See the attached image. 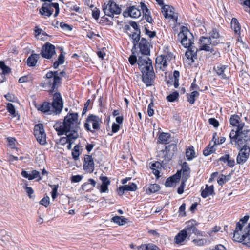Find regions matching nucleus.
<instances>
[{"mask_svg": "<svg viewBox=\"0 0 250 250\" xmlns=\"http://www.w3.org/2000/svg\"><path fill=\"white\" fill-rule=\"evenodd\" d=\"M78 114L69 112L64 117L63 122L57 121L53 127L58 132V135H62L64 133H78L80 122L78 120Z\"/></svg>", "mask_w": 250, "mask_h": 250, "instance_id": "f257e3e1", "label": "nucleus"}, {"mask_svg": "<svg viewBox=\"0 0 250 250\" xmlns=\"http://www.w3.org/2000/svg\"><path fill=\"white\" fill-rule=\"evenodd\" d=\"M38 110L48 115L60 114L63 107V102L62 96L59 92H55L53 94L51 103L44 102L42 104L36 106Z\"/></svg>", "mask_w": 250, "mask_h": 250, "instance_id": "f03ea898", "label": "nucleus"}, {"mask_svg": "<svg viewBox=\"0 0 250 250\" xmlns=\"http://www.w3.org/2000/svg\"><path fill=\"white\" fill-rule=\"evenodd\" d=\"M231 143H234L236 146L241 148L244 145H248L250 141V129L247 126H244L241 129H232L229 133Z\"/></svg>", "mask_w": 250, "mask_h": 250, "instance_id": "7ed1b4c3", "label": "nucleus"}, {"mask_svg": "<svg viewBox=\"0 0 250 250\" xmlns=\"http://www.w3.org/2000/svg\"><path fill=\"white\" fill-rule=\"evenodd\" d=\"M233 237L234 241L242 243L244 245L250 247V222L244 229L242 225L240 222H237Z\"/></svg>", "mask_w": 250, "mask_h": 250, "instance_id": "20e7f679", "label": "nucleus"}, {"mask_svg": "<svg viewBox=\"0 0 250 250\" xmlns=\"http://www.w3.org/2000/svg\"><path fill=\"white\" fill-rule=\"evenodd\" d=\"M177 145L175 144H171L165 147L164 150L159 151L157 155V159L164 167H166L174 156L177 151Z\"/></svg>", "mask_w": 250, "mask_h": 250, "instance_id": "39448f33", "label": "nucleus"}, {"mask_svg": "<svg viewBox=\"0 0 250 250\" xmlns=\"http://www.w3.org/2000/svg\"><path fill=\"white\" fill-rule=\"evenodd\" d=\"M52 71L48 72L45 75V82L40 83V86L43 88H48V92L50 94H53V92L57 90L58 85L61 83V79L60 77H53Z\"/></svg>", "mask_w": 250, "mask_h": 250, "instance_id": "423d86ee", "label": "nucleus"}, {"mask_svg": "<svg viewBox=\"0 0 250 250\" xmlns=\"http://www.w3.org/2000/svg\"><path fill=\"white\" fill-rule=\"evenodd\" d=\"M178 39L185 48L193 44L194 37L188 28L184 26L181 27L180 31L178 34Z\"/></svg>", "mask_w": 250, "mask_h": 250, "instance_id": "0eeeda50", "label": "nucleus"}, {"mask_svg": "<svg viewBox=\"0 0 250 250\" xmlns=\"http://www.w3.org/2000/svg\"><path fill=\"white\" fill-rule=\"evenodd\" d=\"M142 81L146 84V86H149L153 84L155 77V75L153 70V68L151 64L143 67L142 69Z\"/></svg>", "mask_w": 250, "mask_h": 250, "instance_id": "6e6552de", "label": "nucleus"}, {"mask_svg": "<svg viewBox=\"0 0 250 250\" xmlns=\"http://www.w3.org/2000/svg\"><path fill=\"white\" fill-rule=\"evenodd\" d=\"M54 8L55 12L54 17H57L60 12L59 4L58 3H44L40 9V13L43 16L49 17L53 13Z\"/></svg>", "mask_w": 250, "mask_h": 250, "instance_id": "1a4fd4ad", "label": "nucleus"}, {"mask_svg": "<svg viewBox=\"0 0 250 250\" xmlns=\"http://www.w3.org/2000/svg\"><path fill=\"white\" fill-rule=\"evenodd\" d=\"M102 9L105 15L113 17L114 15H119L121 13V8L113 0H110L107 3H104Z\"/></svg>", "mask_w": 250, "mask_h": 250, "instance_id": "9d476101", "label": "nucleus"}, {"mask_svg": "<svg viewBox=\"0 0 250 250\" xmlns=\"http://www.w3.org/2000/svg\"><path fill=\"white\" fill-rule=\"evenodd\" d=\"M34 134L38 142L41 145L46 143V134L42 124H38L34 126Z\"/></svg>", "mask_w": 250, "mask_h": 250, "instance_id": "9b49d317", "label": "nucleus"}, {"mask_svg": "<svg viewBox=\"0 0 250 250\" xmlns=\"http://www.w3.org/2000/svg\"><path fill=\"white\" fill-rule=\"evenodd\" d=\"M40 54L43 58L50 59L56 54L55 47L50 42H47L42 46Z\"/></svg>", "mask_w": 250, "mask_h": 250, "instance_id": "f8f14e48", "label": "nucleus"}, {"mask_svg": "<svg viewBox=\"0 0 250 250\" xmlns=\"http://www.w3.org/2000/svg\"><path fill=\"white\" fill-rule=\"evenodd\" d=\"M236 158V162L238 164H243L248 159L250 153V147L247 145L242 146Z\"/></svg>", "mask_w": 250, "mask_h": 250, "instance_id": "ddd939ff", "label": "nucleus"}, {"mask_svg": "<svg viewBox=\"0 0 250 250\" xmlns=\"http://www.w3.org/2000/svg\"><path fill=\"white\" fill-rule=\"evenodd\" d=\"M162 12L166 18H170L175 22H177L178 15L175 12V9L173 7L165 5L162 6Z\"/></svg>", "mask_w": 250, "mask_h": 250, "instance_id": "4468645a", "label": "nucleus"}, {"mask_svg": "<svg viewBox=\"0 0 250 250\" xmlns=\"http://www.w3.org/2000/svg\"><path fill=\"white\" fill-rule=\"evenodd\" d=\"M197 223L195 220L191 219L186 223V226L183 230H185L188 236V240H189V237L192 234H198V230L196 226Z\"/></svg>", "mask_w": 250, "mask_h": 250, "instance_id": "2eb2a0df", "label": "nucleus"}, {"mask_svg": "<svg viewBox=\"0 0 250 250\" xmlns=\"http://www.w3.org/2000/svg\"><path fill=\"white\" fill-rule=\"evenodd\" d=\"M140 52L144 55L149 56L150 54V44L148 41L144 38H142L138 43Z\"/></svg>", "mask_w": 250, "mask_h": 250, "instance_id": "dca6fc26", "label": "nucleus"}, {"mask_svg": "<svg viewBox=\"0 0 250 250\" xmlns=\"http://www.w3.org/2000/svg\"><path fill=\"white\" fill-rule=\"evenodd\" d=\"M93 158L91 155H85L83 164V169L87 173H91L94 170Z\"/></svg>", "mask_w": 250, "mask_h": 250, "instance_id": "f3484780", "label": "nucleus"}, {"mask_svg": "<svg viewBox=\"0 0 250 250\" xmlns=\"http://www.w3.org/2000/svg\"><path fill=\"white\" fill-rule=\"evenodd\" d=\"M141 14V10L134 6L127 8L123 13V15L125 18L130 17L133 18H137L139 17Z\"/></svg>", "mask_w": 250, "mask_h": 250, "instance_id": "a211bd4d", "label": "nucleus"}, {"mask_svg": "<svg viewBox=\"0 0 250 250\" xmlns=\"http://www.w3.org/2000/svg\"><path fill=\"white\" fill-rule=\"evenodd\" d=\"M229 122L231 125L237 127L236 130L241 129L245 126L244 123L241 122L240 116L237 114L231 116Z\"/></svg>", "mask_w": 250, "mask_h": 250, "instance_id": "6ab92c4d", "label": "nucleus"}, {"mask_svg": "<svg viewBox=\"0 0 250 250\" xmlns=\"http://www.w3.org/2000/svg\"><path fill=\"white\" fill-rule=\"evenodd\" d=\"M227 67V65L219 64L213 67V70L215 72L217 75L221 79H227V77L225 73V70Z\"/></svg>", "mask_w": 250, "mask_h": 250, "instance_id": "aec40b11", "label": "nucleus"}, {"mask_svg": "<svg viewBox=\"0 0 250 250\" xmlns=\"http://www.w3.org/2000/svg\"><path fill=\"white\" fill-rule=\"evenodd\" d=\"M181 178V171H177L176 174L168 178L165 182L166 187H173L176 183L179 181Z\"/></svg>", "mask_w": 250, "mask_h": 250, "instance_id": "412c9836", "label": "nucleus"}, {"mask_svg": "<svg viewBox=\"0 0 250 250\" xmlns=\"http://www.w3.org/2000/svg\"><path fill=\"white\" fill-rule=\"evenodd\" d=\"M187 48L188 49L186 52L185 55L188 59H190L193 62H194V59H197L198 49L193 44H191V46Z\"/></svg>", "mask_w": 250, "mask_h": 250, "instance_id": "4be33fe9", "label": "nucleus"}, {"mask_svg": "<svg viewBox=\"0 0 250 250\" xmlns=\"http://www.w3.org/2000/svg\"><path fill=\"white\" fill-rule=\"evenodd\" d=\"M181 175H182V179L187 181L190 176V169L189 165L186 162H184L181 165Z\"/></svg>", "mask_w": 250, "mask_h": 250, "instance_id": "5701e85b", "label": "nucleus"}, {"mask_svg": "<svg viewBox=\"0 0 250 250\" xmlns=\"http://www.w3.org/2000/svg\"><path fill=\"white\" fill-rule=\"evenodd\" d=\"M66 135V137H61L59 140V142L61 145H64L66 143H68L71 140L77 139L79 137L78 133H64Z\"/></svg>", "mask_w": 250, "mask_h": 250, "instance_id": "b1692460", "label": "nucleus"}, {"mask_svg": "<svg viewBox=\"0 0 250 250\" xmlns=\"http://www.w3.org/2000/svg\"><path fill=\"white\" fill-rule=\"evenodd\" d=\"M141 31L137 30L135 32H133L132 34H129V36L132 40V43L133 44V46L132 49V54H134L133 50H135L136 48V46L138 45L139 42L141 40Z\"/></svg>", "mask_w": 250, "mask_h": 250, "instance_id": "393cba45", "label": "nucleus"}, {"mask_svg": "<svg viewBox=\"0 0 250 250\" xmlns=\"http://www.w3.org/2000/svg\"><path fill=\"white\" fill-rule=\"evenodd\" d=\"M201 195L203 198H206L208 196L215 194L214 186L213 185L208 186V185H206L205 188L204 189H201Z\"/></svg>", "mask_w": 250, "mask_h": 250, "instance_id": "a878e982", "label": "nucleus"}, {"mask_svg": "<svg viewBox=\"0 0 250 250\" xmlns=\"http://www.w3.org/2000/svg\"><path fill=\"white\" fill-rule=\"evenodd\" d=\"M219 161L224 163H227V166L230 167H233L235 165L234 159L231 158L229 154L223 155L219 159Z\"/></svg>", "mask_w": 250, "mask_h": 250, "instance_id": "bb28decb", "label": "nucleus"}, {"mask_svg": "<svg viewBox=\"0 0 250 250\" xmlns=\"http://www.w3.org/2000/svg\"><path fill=\"white\" fill-rule=\"evenodd\" d=\"M100 179L102 184L100 186V192L104 193L108 191V185L110 184V181L106 176L100 177Z\"/></svg>", "mask_w": 250, "mask_h": 250, "instance_id": "cd10ccee", "label": "nucleus"}, {"mask_svg": "<svg viewBox=\"0 0 250 250\" xmlns=\"http://www.w3.org/2000/svg\"><path fill=\"white\" fill-rule=\"evenodd\" d=\"M186 233L185 230H181L175 237V243L177 244H181L183 243L188 237Z\"/></svg>", "mask_w": 250, "mask_h": 250, "instance_id": "c85d7f7f", "label": "nucleus"}, {"mask_svg": "<svg viewBox=\"0 0 250 250\" xmlns=\"http://www.w3.org/2000/svg\"><path fill=\"white\" fill-rule=\"evenodd\" d=\"M180 77V72L177 70H175L173 72L172 76H169V78L171 82L168 81V84H171V82H173V85L175 88H177L179 86V79Z\"/></svg>", "mask_w": 250, "mask_h": 250, "instance_id": "c756f323", "label": "nucleus"}, {"mask_svg": "<svg viewBox=\"0 0 250 250\" xmlns=\"http://www.w3.org/2000/svg\"><path fill=\"white\" fill-rule=\"evenodd\" d=\"M231 27L232 30L234 31L235 33L237 35H240L241 34V27L240 25L235 18H232L231 21Z\"/></svg>", "mask_w": 250, "mask_h": 250, "instance_id": "7c9ffc66", "label": "nucleus"}, {"mask_svg": "<svg viewBox=\"0 0 250 250\" xmlns=\"http://www.w3.org/2000/svg\"><path fill=\"white\" fill-rule=\"evenodd\" d=\"M39 55L37 54H32L27 59V65L29 67H33L36 65Z\"/></svg>", "mask_w": 250, "mask_h": 250, "instance_id": "2f4dec72", "label": "nucleus"}, {"mask_svg": "<svg viewBox=\"0 0 250 250\" xmlns=\"http://www.w3.org/2000/svg\"><path fill=\"white\" fill-rule=\"evenodd\" d=\"M137 63L139 65V69L142 70L143 67L148 65L149 63L152 64V61L147 57H146V59H144L142 57H139Z\"/></svg>", "mask_w": 250, "mask_h": 250, "instance_id": "473e14b6", "label": "nucleus"}, {"mask_svg": "<svg viewBox=\"0 0 250 250\" xmlns=\"http://www.w3.org/2000/svg\"><path fill=\"white\" fill-rule=\"evenodd\" d=\"M60 50L61 51V54L59 55L57 60L53 63V67L55 69L57 68L60 65L63 64L64 62V55L63 54V49L61 48Z\"/></svg>", "mask_w": 250, "mask_h": 250, "instance_id": "72a5a7b5", "label": "nucleus"}, {"mask_svg": "<svg viewBox=\"0 0 250 250\" xmlns=\"http://www.w3.org/2000/svg\"><path fill=\"white\" fill-rule=\"evenodd\" d=\"M170 138V134L162 132L159 136L158 142L161 144H166L168 143Z\"/></svg>", "mask_w": 250, "mask_h": 250, "instance_id": "f704fd0d", "label": "nucleus"}, {"mask_svg": "<svg viewBox=\"0 0 250 250\" xmlns=\"http://www.w3.org/2000/svg\"><path fill=\"white\" fill-rule=\"evenodd\" d=\"M111 220L120 226L124 225L127 222V219L123 216H115L112 218Z\"/></svg>", "mask_w": 250, "mask_h": 250, "instance_id": "c9c22d12", "label": "nucleus"}, {"mask_svg": "<svg viewBox=\"0 0 250 250\" xmlns=\"http://www.w3.org/2000/svg\"><path fill=\"white\" fill-rule=\"evenodd\" d=\"M188 96V101L191 104H194L196 99L199 97V93L197 91L192 92L190 94H187Z\"/></svg>", "mask_w": 250, "mask_h": 250, "instance_id": "e433bc0d", "label": "nucleus"}, {"mask_svg": "<svg viewBox=\"0 0 250 250\" xmlns=\"http://www.w3.org/2000/svg\"><path fill=\"white\" fill-rule=\"evenodd\" d=\"M160 189V186L157 184H150L146 188V192L148 194L154 193Z\"/></svg>", "mask_w": 250, "mask_h": 250, "instance_id": "4c0bfd02", "label": "nucleus"}, {"mask_svg": "<svg viewBox=\"0 0 250 250\" xmlns=\"http://www.w3.org/2000/svg\"><path fill=\"white\" fill-rule=\"evenodd\" d=\"M186 155L188 160H191L195 157V151L192 146H189L186 149Z\"/></svg>", "mask_w": 250, "mask_h": 250, "instance_id": "58836bf2", "label": "nucleus"}, {"mask_svg": "<svg viewBox=\"0 0 250 250\" xmlns=\"http://www.w3.org/2000/svg\"><path fill=\"white\" fill-rule=\"evenodd\" d=\"M10 68L5 65L4 62L0 61V74L6 75L10 73Z\"/></svg>", "mask_w": 250, "mask_h": 250, "instance_id": "ea45409f", "label": "nucleus"}, {"mask_svg": "<svg viewBox=\"0 0 250 250\" xmlns=\"http://www.w3.org/2000/svg\"><path fill=\"white\" fill-rule=\"evenodd\" d=\"M231 178V174L227 175L222 174L217 181L218 184L220 186H222L223 184L229 181Z\"/></svg>", "mask_w": 250, "mask_h": 250, "instance_id": "a19ab883", "label": "nucleus"}, {"mask_svg": "<svg viewBox=\"0 0 250 250\" xmlns=\"http://www.w3.org/2000/svg\"><path fill=\"white\" fill-rule=\"evenodd\" d=\"M7 110L12 117H15L18 115L19 117L18 114L16 112L14 106L12 104L8 103L7 104Z\"/></svg>", "mask_w": 250, "mask_h": 250, "instance_id": "79ce46f5", "label": "nucleus"}, {"mask_svg": "<svg viewBox=\"0 0 250 250\" xmlns=\"http://www.w3.org/2000/svg\"><path fill=\"white\" fill-rule=\"evenodd\" d=\"M79 149L80 146L77 145L74 146L73 149L72 151V156L75 160H77L79 159L80 156Z\"/></svg>", "mask_w": 250, "mask_h": 250, "instance_id": "37998d69", "label": "nucleus"}, {"mask_svg": "<svg viewBox=\"0 0 250 250\" xmlns=\"http://www.w3.org/2000/svg\"><path fill=\"white\" fill-rule=\"evenodd\" d=\"M211 143H210L208 146L203 150V154L205 156H208L215 150L214 149V146H211Z\"/></svg>", "mask_w": 250, "mask_h": 250, "instance_id": "c03bdc74", "label": "nucleus"}, {"mask_svg": "<svg viewBox=\"0 0 250 250\" xmlns=\"http://www.w3.org/2000/svg\"><path fill=\"white\" fill-rule=\"evenodd\" d=\"M179 97V93L177 91H174L167 96V100L170 102H174Z\"/></svg>", "mask_w": 250, "mask_h": 250, "instance_id": "a18cd8bd", "label": "nucleus"}, {"mask_svg": "<svg viewBox=\"0 0 250 250\" xmlns=\"http://www.w3.org/2000/svg\"><path fill=\"white\" fill-rule=\"evenodd\" d=\"M90 7L92 9V17L96 20H98L99 18L100 11L99 9L96 7H94L93 5H91Z\"/></svg>", "mask_w": 250, "mask_h": 250, "instance_id": "49530a36", "label": "nucleus"}, {"mask_svg": "<svg viewBox=\"0 0 250 250\" xmlns=\"http://www.w3.org/2000/svg\"><path fill=\"white\" fill-rule=\"evenodd\" d=\"M126 191H135L136 190L137 187L134 183H129L128 185L124 186Z\"/></svg>", "mask_w": 250, "mask_h": 250, "instance_id": "de8ad7c7", "label": "nucleus"}, {"mask_svg": "<svg viewBox=\"0 0 250 250\" xmlns=\"http://www.w3.org/2000/svg\"><path fill=\"white\" fill-rule=\"evenodd\" d=\"M166 57L165 56H160L156 58V62L157 63H159L164 67H166L167 65Z\"/></svg>", "mask_w": 250, "mask_h": 250, "instance_id": "09e8293b", "label": "nucleus"}, {"mask_svg": "<svg viewBox=\"0 0 250 250\" xmlns=\"http://www.w3.org/2000/svg\"><path fill=\"white\" fill-rule=\"evenodd\" d=\"M200 41L201 43V45H210L212 43V41L211 40L210 37L208 38L202 37L200 38Z\"/></svg>", "mask_w": 250, "mask_h": 250, "instance_id": "8fccbe9b", "label": "nucleus"}, {"mask_svg": "<svg viewBox=\"0 0 250 250\" xmlns=\"http://www.w3.org/2000/svg\"><path fill=\"white\" fill-rule=\"evenodd\" d=\"M86 121L88 122H93V123L97 121H101V120L98 116L91 114L88 116Z\"/></svg>", "mask_w": 250, "mask_h": 250, "instance_id": "3c124183", "label": "nucleus"}, {"mask_svg": "<svg viewBox=\"0 0 250 250\" xmlns=\"http://www.w3.org/2000/svg\"><path fill=\"white\" fill-rule=\"evenodd\" d=\"M186 204L185 203H183L179 207V216L181 217H184L186 215Z\"/></svg>", "mask_w": 250, "mask_h": 250, "instance_id": "603ef678", "label": "nucleus"}, {"mask_svg": "<svg viewBox=\"0 0 250 250\" xmlns=\"http://www.w3.org/2000/svg\"><path fill=\"white\" fill-rule=\"evenodd\" d=\"M192 242L196 246H202L204 245L207 241L204 239H197L193 240Z\"/></svg>", "mask_w": 250, "mask_h": 250, "instance_id": "864d4df0", "label": "nucleus"}, {"mask_svg": "<svg viewBox=\"0 0 250 250\" xmlns=\"http://www.w3.org/2000/svg\"><path fill=\"white\" fill-rule=\"evenodd\" d=\"M50 199L48 196L43 198L40 202V204L47 207L49 204Z\"/></svg>", "mask_w": 250, "mask_h": 250, "instance_id": "5fc2aeb1", "label": "nucleus"}, {"mask_svg": "<svg viewBox=\"0 0 250 250\" xmlns=\"http://www.w3.org/2000/svg\"><path fill=\"white\" fill-rule=\"evenodd\" d=\"M31 174L33 179L38 178V181H39L42 179V178L40 176V172L38 171L35 170H33L32 171Z\"/></svg>", "mask_w": 250, "mask_h": 250, "instance_id": "6e6d98bb", "label": "nucleus"}, {"mask_svg": "<svg viewBox=\"0 0 250 250\" xmlns=\"http://www.w3.org/2000/svg\"><path fill=\"white\" fill-rule=\"evenodd\" d=\"M165 167L164 166H163V165H162V164L160 163V162H159L158 160V161L152 163L151 165V166H150V167L151 169H156V168H161V167Z\"/></svg>", "mask_w": 250, "mask_h": 250, "instance_id": "4d7b16f0", "label": "nucleus"}, {"mask_svg": "<svg viewBox=\"0 0 250 250\" xmlns=\"http://www.w3.org/2000/svg\"><path fill=\"white\" fill-rule=\"evenodd\" d=\"M145 34L147 35L149 38H153L156 35L155 31H151L148 29L146 27L145 28Z\"/></svg>", "mask_w": 250, "mask_h": 250, "instance_id": "13d9d810", "label": "nucleus"}, {"mask_svg": "<svg viewBox=\"0 0 250 250\" xmlns=\"http://www.w3.org/2000/svg\"><path fill=\"white\" fill-rule=\"evenodd\" d=\"M146 248L147 250H160L157 246L152 243L146 244Z\"/></svg>", "mask_w": 250, "mask_h": 250, "instance_id": "bf43d9fd", "label": "nucleus"}, {"mask_svg": "<svg viewBox=\"0 0 250 250\" xmlns=\"http://www.w3.org/2000/svg\"><path fill=\"white\" fill-rule=\"evenodd\" d=\"M187 181L183 180V179H182V182L181 183V185L180 187L178 188L177 189V192L179 194H181L184 192V189L185 188V183Z\"/></svg>", "mask_w": 250, "mask_h": 250, "instance_id": "052dcab7", "label": "nucleus"}, {"mask_svg": "<svg viewBox=\"0 0 250 250\" xmlns=\"http://www.w3.org/2000/svg\"><path fill=\"white\" fill-rule=\"evenodd\" d=\"M208 123L214 127H217L219 125V122L214 118H209L208 119Z\"/></svg>", "mask_w": 250, "mask_h": 250, "instance_id": "680f3d73", "label": "nucleus"}, {"mask_svg": "<svg viewBox=\"0 0 250 250\" xmlns=\"http://www.w3.org/2000/svg\"><path fill=\"white\" fill-rule=\"evenodd\" d=\"M58 188V185L54 186V188L52 189V190L51 192V197H52L53 200H54L57 197Z\"/></svg>", "mask_w": 250, "mask_h": 250, "instance_id": "e2e57ef3", "label": "nucleus"}, {"mask_svg": "<svg viewBox=\"0 0 250 250\" xmlns=\"http://www.w3.org/2000/svg\"><path fill=\"white\" fill-rule=\"evenodd\" d=\"M83 176L77 175L71 177V181L74 183H77L81 181L83 178Z\"/></svg>", "mask_w": 250, "mask_h": 250, "instance_id": "0e129e2a", "label": "nucleus"}, {"mask_svg": "<svg viewBox=\"0 0 250 250\" xmlns=\"http://www.w3.org/2000/svg\"><path fill=\"white\" fill-rule=\"evenodd\" d=\"M200 50H205L206 51H210L211 53H213L214 51L213 49L211 48L209 46V45H201Z\"/></svg>", "mask_w": 250, "mask_h": 250, "instance_id": "69168bd1", "label": "nucleus"}, {"mask_svg": "<svg viewBox=\"0 0 250 250\" xmlns=\"http://www.w3.org/2000/svg\"><path fill=\"white\" fill-rule=\"evenodd\" d=\"M60 27L62 29H63L67 31H71L72 29L70 25L66 24L63 22L60 23Z\"/></svg>", "mask_w": 250, "mask_h": 250, "instance_id": "338daca9", "label": "nucleus"}, {"mask_svg": "<svg viewBox=\"0 0 250 250\" xmlns=\"http://www.w3.org/2000/svg\"><path fill=\"white\" fill-rule=\"evenodd\" d=\"M151 106H153V103L151 102L148 106L147 108V114L150 117L152 116L154 114V110L151 108Z\"/></svg>", "mask_w": 250, "mask_h": 250, "instance_id": "774afa93", "label": "nucleus"}]
</instances>
